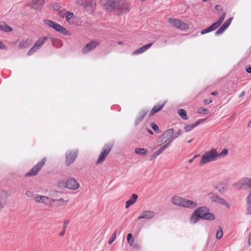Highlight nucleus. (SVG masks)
Masks as SVG:
<instances>
[{
    "label": "nucleus",
    "mask_w": 251,
    "mask_h": 251,
    "mask_svg": "<svg viewBox=\"0 0 251 251\" xmlns=\"http://www.w3.org/2000/svg\"><path fill=\"white\" fill-rule=\"evenodd\" d=\"M228 152L227 149L226 148L224 149L221 152H218L216 149L212 148L202 155L199 165L202 166L220 158H224L227 156Z\"/></svg>",
    "instance_id": "nucleus-1"
},
{
    "label": "nucleus",
    "mask_w": 251,
    "mask_h": 251,
    "mask_svg": "<svg viewBox=\"0 0 251 251\" xmlns=\"http://www.w3.org/2000/svg\"><path fill=\"white\" fill-rule=\"evenodd\" d=\"M104 6L107 11L120 10L122 14L128 12L130 9L126 0H105Z\"/></svg>",
    "instance_id": "nucleus-2"
},
{
    "label": "nucleus",
    "mask_w": 251,
    "mask_h": 251,
    "mask_svg": "<svg viewBox=\"0 0 251 251\" xmlns=\"http://www.w3.org/2000/svg\"><path fill=\"white\" fill-rule=\"evenodd\" d=\"M233 186L238 190L244 189L251 192V178L248 177H243L240 178Z\"/></svg>",
    "instance_id": "nucleus-3"
},
{
    "label": "nucleus",
    "mask_w": 251,
    "mask_h": 251,
    "mask_svg": "<svg viewBox=\"0 0 251 251\" xmlns=\"http://www.w3.org/2000/svg\"><path fill=\"white\" fill-rule=\"evenodd\" d=\"M113 148V144L111 143H107L104 145L99 154L98 158L96 161V165H98L102 164L105 160L106 158L109 155Z\"/></svg>",
    "instance_id": "nucleus-4"
},
{
    "label": "nucleus",
    "mask_w": 251,
    "mask_h": 251,
    "mask_svg": "<svg viewBox=\"0 0 251 251\" xmlns=\"http://www.w3.org/2000/svg\"><path fill=\"white\" fill-rule=\"evenodd\" d=\"M196 210L201 219L210 221L215 219L214 214L209 212V209L206 207L201 206L196 209Z\"/></svg>",
    "instance_id": "nucleus-5"
},
{
    "label": "nucleus",
    "mask_w": 251,
    "mask_h": 251,
    "mask_svg": "<svg viewBox=\"0 0 251 251\" xmlns=\"http://www.w3.org/2000/svg\"><path fill=\"white\" fill-rule=\"evenodd\" d=\"M168 22L172 26L181 30L187 29L189 27L187 23L176 19L170 18L168 19Z\"/></svg>",
    "instance_id": "nucleus-6"
},
{
    "label": "nucleus",
    "mask_w": 251,
    "mask_h": 251,
    "mask_svg": "<svg viewBox=\"0 0 251 251\" xmlns=\"http://www.w3.org/2000/svg\"><path fill=\"white\" fill-rule=\"evenodd\" d=\"M46 162V158H43L41 161L34 166L25 175V176H36L38 172L42 169Z\"/></svg>",
    "instance_id": "nucleus-7"
},
{
    "label": "nucleus",
    "mask_w": 251,
    "mask_h": 251,
    "mask_svg": "<svg viewBox=\"0 0 251 251\" xmlns=\"http://www.w3.org/2000/svg\"><path fill=\"white\" fill-rule=\"evenodd\" d=\"M45 24L53 28L56 31L64 34H67L68 31L62 26L50 20H45L44 21Z\"/></svg>",
    "instance_id": "nucleus-8"
},
{
    "label": "nucleus",
    "mask_w": 251,
    "mask_h": 251,
    "mask_svg": "<svg viewBox=\"0 0 251 251\" xmlns=\"http://www.w3.org/2000/svg\"><path fill=\"white\" fill-rule=\"evenodd\" d=\"M47 40V38L45 37L39 38L38 40L34 43L33 47L27 52V55H30L33 52H35L45 43Z\"/></svg>",
    "instance_id": "nucleus-9"
},
{
    "label": "nucleus",
    "mask_w": 251,
    "mask_h": 251,
    "mask_svg": "<svg viewBox=\"0 0 251 251\" xmlns=\"http://www.w3.org/2000/svg\"><path fill=\"white\" fill-rule=\"evenodd\" d=\"M100 42L99 41L94 40L91 41L84 46L81 50L82 54H86L92 50L95 49L99 44Z\"/></svg>",
    "instance_id": "nucleus-10"
},
{
    "label": "nucleus",
    "mask_w": 251,
    "mask_h": 251,
    "mask_svg": "<svg viewBox=\"0 0 251 251\" xmlns=\"http://www.w3.org/2000/svg\"><path fill=\"white\" fill-rule=\"evenodd\" d=\"M173 135L174 129L170 128L165 130L163 133L162 136L165 139L164 142L166 143H168L169 145H170L173 141Z\"/></svg>",
    "instance_id": "nucleus-11"
},
{
    "label": "nucleus",
    "mask_w": 251,
    "mask_h": 251,
    "mask_svg": "<svg viewBox=\"0 0 251 251\" xmlns=\"http://www.w3.org/2000/svg\"><path fill=\"white\" fill-rule=\"evenodd\" d=\"M77 153L75 151H72L67 152L66 154V165L69 166L73 163L77 156Z\"/></svg>",
    "instance_id": "nucleus-12"
},
{
    "label": "nucleus",
    "mask_w": 251,
    "mask_h": 251,
    "mask_svg": "<svg viewBox=\"0 0 251 251\" xmlns=\"http://www.w3.org/2000/svg\"><path fill=\"white\" fill-rule=\"evenodd\" d=\"M79 187V183L74 178L69 179L66 182L65 187L70 190H76Z\"/></svg>",
    "instance_id": "nucleus-13"
},
{
    "label": "nucleus",
    "mask_w": 251,
    "mask_h": 251,
    "mask_svg": "<svg viewBox=\"0 0 251 251\" xmlns=\"http://www.w3.org/2000/svg\"><path fill=\"white\" fill-rule=\"evenodd\" d=\"M68 201H65L63 199H52L50 198L49 206L52 207H56L63 205L67 203Z\"/></svg>",
    "instance_id": "nucleus-14"
},
{
    "label": "nucleus",
    "mask_w": 251,
    "mask_h": 251,
    "mask_svg": "<svg viewBox=\"0 0 251 251\" xmlns=\"http://www.w3.org/2000/svg\"><path fill=\"white\" fill-rule=\"evenodd\" d=\"M233 19L232 17L229 18L222 25V26L216 31L215 35L218 36L222 34L229 26L230 25L232 20Z\"/></svg>",
    "instance_id": "nucleus-15"
},
{
    "label": "nucleus",
    "mask_w": 251,
    "mask_h": 251,
    "mask_svg": "<svg viewBox=\"0 0 251 251\" xmlns=\"http://www.w3.org/2000/svg\"><path fill=\"white\" fill-rule=\"evenodd\" d=\"M170 147L168 143H166L164 142L163 143V145L157 151H156L151 156L150 160L155 159L157 156L161 154L165 150Z\"/></svg>",
    "instance_id": "nucleus-16"
},
{
    "label": "nucleus",
    "mask_w": 251,
    "mask_h": 251,
    "mask_svg": "<svg viewBox=\"0 0 251 251\" xmlns=\"http://www.w3.org/2000/svg\"><path fill=\"white\" fill-rule=\"evenodd\" d=\"M197 203L191 200L183 198L181 206L189 209H194L197 207Z\"/></svg>",
    "instance_id": "nucleus-17"
},
{
    "label": "nucleus",
    "mask_w": 251,
    "mask_h": 251,
    "mask_svg": "<svg viewBox=\"0 0 251 251\" xmlns=\"http://www.w3.org/2000/svg\"><path fill=\"white\" fill-rule=\"evenodd\" d=\"M34 200L36 202L43 203L46 205H49L50 198L46 196L36 195L34 197Z\"/></svg>",
    "instance_id": "nucleus-18"
},
{
    "label": "nucleus",
    "mask_w": 251,
    "mask_h": 251,
    "mask_svg": "<svg viewBox=\"0 0 251 251\" xmlns=\"http://www.w3.org/2000/svg\"><path fill=\"white\" fill-rule=\"evenodd\" d=\"M205 121V119H200L191 125H187L184 127V130L186 132L191 131L194 128L201 124L203 123Z\"/></svg>",
    "instance_id": "nucleus-19"
},
{
    "label": "nucleus",
    "mask_w": 251,
    "mask_h": 251,
    "mask_svg": "<svg viewBox=\"0 0 251 251\" xmlns=\"http://www.w3.org/2000/svg\"><path fill=\"white\" fill-rule=\"evenodd\" d=\"M138 198V196L137 194H132L130 199L126 201L125 208L127 209L129 206L133 205L135 202Z\"/></svg>",
    "instance_id": "nucleus-20"
},
{
    "label": "nucleus",
    "mask_w": 251,
    "mask_h": 251,
    "mask_svg": "<svg viewBox=\"0 0 251 251\" xmlns=\"http://www.w3.org/2000/svg\"><path fill=\"white\" fill-rule=\"evenodd\" d=\"M247 214L251 215V192L249 193L246 198Z\"/></svg>",
    "instance_id": "nucleus-21"
},
{
    "label": "nucleus",
    "mask_w": 251,
    "mask_h": 251,
    "mask_svg": "<svg viewBox=\"0 0 251 251\" xmlns=\"http://www.w3.org/2000/svg\"><path fill=\"white\" fill-rule=\"evenodd\" d=\"M183 200V198L175 196L172 198L171 201L175 205L181 206Z\"/></svg>",
    "instance_id": "nucleus-22"
},
{
    "label": "nucleus",
    "mask_w": 251,
    "mask_h": 251,
    "mask_svg": "<svg viewBox=\"0 0 251 251\" xmlns=\"http://www.w3.org/2000/svg\"><path fill=\"white\" fill-rule=\"evenodd\" d=\"M44 0H29V3L31 7L36 9L43 4Z\"/></svg>",
    "instance_id": "nucleus-23"
},
{
    "label": "nucleus",
    "mask_w": 251,
    "mask_h": 251,
    "mask_svg": "<svg viewBox=\"0 0 251 251\" xmlns=\"http://www.w3.org/2000/svg\"><path fill=\"white\" fill-rule=\"evenodd\" d=\"M127 241L129 245L132 248H137V245L134 242V239L132 237V235L131 233H128L127 235Z\"/></svg>",
    "instance_id": "nucleus-24"
},
{
    "label": "nucleus",
    "mask_w": 251,
    "mask_h": 251,
    "mask_svg": "<svg viewBox=\"0 0 251 251\" xmlns=\"http://www.w3.org/2000/svg\"><path fill=\"white\" fill-rule=\"evenodd\" d=\"M165 103H163L161 104L156 105L153 106L150 113V116L154 115L156 112L160 111L164 106Z\"/></svg>",
    "instance_id": "nucleus-25"
},
{
    "label": "nucleus",
    "mask_w": 251,
    "mask_h": 251,
    "mask_svg": "<svg viewBox=\"0 0 251 251\" xmlns=\"http://www.w3.org/2000/svg\"><path fill=\"white\" fill-rule=\"evenodd\" d=\"M201 219L199 214L196 210L191 216L190 221L191 223L195 224Z\"/></svg>",
    "instance_id": "nucleus-26"
},
{
    "label": "nucleus",
    "mask_w": 251,
    "mask_h": 251,
    "mask_svg": "<svg viewBox=\"0 0 251 251\" xmlns=\"http://www.w3.org/2000/svg\"><path fill=\"white\" fill-rule=\"evenodd\" d=\"M31 44V42L29 39H26L21 41L18 45V47L20 49L27 48Z\"/></svg>",
    "instance_id": "nucleus-27"
},
{
    "label": "nucleus",
    "mask_w": 251,
    "mask_h": 251,
    "mask_svg": "<svg viewBox=\"0 0 251 251\" xmlns=\"http://www.w3.org/2000/svg\"><path fill=\"white\" fill-rule=\"evenodd\" d=\"M154 213L152 211H145L142 212V219H149L153 217Z\"/></svg>",
    "instance_id": "nucleus-28"
},
{
    "label": "nucleus",
    "mask_w": 251,
    "mask_h": 251,
    "mask_svg": "<svg viewBox=\"0 0 251 251\" xmlns=\"http://www.w3.org/2000/svg\"><path fill=\"white\" fill-rule=\"evenodd\" d=\"M0 30L6 32H9L12 30V28L11 27L8 26L5 23H0Z\"/></svg>",
    "instance_id": "nucleus-29"
},
{
    "label": "nucleus",
    "mask_w": 251,
    "mask_h": 251,
    "mask_svg": "<svg viewBox=\"0 0 251 251\" xmlns=\"http://www.w3.org/2000/svg\"><path fill=\"white\" fill-rule=\"evenodd\" d=\"M215 26V25L212 24L209 27L202 30L201 32V34L203 35V34H206L207 33H209L211 31L216 30L217 28H216V27Z\"/></svg>",
    "instance_id": "nucleus-30"
},
{
    "label": "nucleus",
    "mask_w": 251,
    "mask_h": 251,
    "mask_svg": "<svg viewBox=\"0 0 251 251\" xmlns=\"http://www.w3.org/2000/svg\"><path fill=\"white\" fill-rule=\"evenodd\" d=\"M225 17H226V13H223L221 16H220V17L219 18V19L218 20V21L213 24L214 25H215V27L216 28H217L222 23V22L224 21V19H225Z\"/></svg>",
    "instance_id": "nucleus-31"
},
{
    "label": "nucleus",
    "mask_w": 251,
    "mask_h": 251,
    "mask_svg": "<svg viewBox=\"0 0 251 251\" xmlns=\"http://www.w3.org/2000/svg\"><path fill=\"white\" fill-rule=\"evenodd\" d=\"M178 114H179L180 117L184 120H187L188 118L186 112L184 109H179L178 110Z\"/></svg>",
    "instance_id": "nucleus-32"
},
{
    "label": "nucleus",
    "mask_w": 251,
    "mask_h": 251,
    "mask_svg": "<svg viewBox=\"0 0 251 251\" xmlns=\"http://www.w3.org/2000/svg\"><path fill=\"white\" fill-rule=\"evenodd\" d=\"M208 197L212 201L216 202L219 197L216 193L211 192L208 194Z\"/></svg>",
    "instance_id": "nucleus-33"
},
{
    "label": "nucleus",
    "mask_w": 251,
    "mask_h": 251,
    "mask_svg": "<svg viewBox=\"0 0 251 251\" xmlns=\"http://www.w3.org/2000/svg\"><path fill=\"white\" fill-rule=\"evenodd\" d=\"M219 229L216 232V237L217 239H220L222 238L223 235V229L221 226L218 227Z\"/></svg>",
    "instance_id": "nucleus-34"
},
{
    "label": "nucleus",
    "mask_w": 251,
    "mask_h": 251,
    "mask_svg": "<svg viewBox=\"0 0 251 251\" xmlns=\"http://www.w3.org/2000/svg\"><path fill=\"white\" fill-rule=\"evenodd\" d=\"M216 202L219 203L223 205L226 206L227 207H229V204L224 199L220 197H219Z\"/></svg>",
    "instance_id": "nucleus-35"
},
{
    "label": "nucleus",
    "mask_w": 251,
    "mask_h": 251,
    "mask_svg": "<svg viewBox=\"0 0 251 251\" xmlns=\"http://www.w3.org/2000/svg\"><path fill=\"white\" fill-rule=\"evenodd\" d=\"M151 126L155 132L159 133L160 132V130L158 126L154 123H151Z\"/></svg>",
    "instance_id": "nucleus-36"
},
{
    "label": "nucleus",
    "mask_w": 251,
    "mask_h": 251,
    "mask_svg": "<svg viewBox=\"0 0 251 251\" xmlns=\"http://www.w3.org/2000/svg\"><path fill=\"white\" fill-rule=\"evenodd\" d=\"M74 17V14L72 12H70L69 11H67L65 13V17L67 21L71 19Z\"/></svg>",
    "instance_id": "nucleus-37"
},
{
    "label": "nucleus",
    "mask_w": 251,
    "mask_h": 251,
    "mask_svg": "<svg viewBox=\"0 0 251 251\" xmlns=\"http://www.w3.org/2000/svg\"><path fill=\"white\" fill-rule=\"evenodd\" d=\"M116 231H114L112 236L108 240V244H111L116 239Z\"/></svg>",
    "instance_id": "nucleus-38"
},
{
    "label": "nucleus",
    "mask_w": 251,
    "mask_h": 251,
    "mask_svg": "<svg viewBox=\"0 0 251 251\" xmlns=\"http://www.w3.org/2000/svg\"><path fill=\"white\" fill-rule=\"evenodd\" d=\"M206 112H207V113H208V110L203 107H200L198 110V113L199 114H203Z\"/></svg>",
    "instance_id": "nucleus-39"
},
{
    "label": "nucleus",
    "mask_w": 251,
    "mask_h": 251,
    "mask_svg": "<svg viewBox=\"0 0 251 251\" xmlns=\"http://www.w3.org/2000/svg\"><path fill=\"white\" fill-rule=\"evenodd\" d=\"M152 45V43H149L145 46H142V52L147 50L149 49Z\"/></svg>",
    "instance_id": "nucleus-40"
},
{
    "label": "nucleus",
    "mask_w": 251,
    "mask_h": 251,
    "mask_svg": "<svg viewBox=\"0 0 251 251\" xmlns=\"http://www.w3.org/2000/svg\"><path fill=\"white\" fill-rule=\"evenodd\" d=\"M217 189L220 192L223 193L227 190V187L226 185L224 186H222V187L218 186Z\"/></svg>",
    "instance_id": "nucleus-41"
},
{
    "label": "nucleus",
    "mask_w": 251,
    "mask_h": 251,
    "mask_svg": "<svg viewBox=\"0 0 251 251\" xmlns=\"http://www.w3.org/2000/svg\"><path fill=\"white\" fill-rule=\"evenodd\" d=\"M181 134L180 130H178L176 132H174L173 140L178 137Z\"/></svg>",
    "instance_id": "nucleus-42"
},
{
    "label": "nucleus",
    "mask_w": 251,
    "mask_h": 251,
    "mask_svg": "<svg viewBox=\"0 0 251 251\" xmlns=\"http://www.w3.org/2000/svg\"><path fill=\"white\" fill-rule=\"evenodd\" d=\"M5 203L2 199L0 197V211L4 208Z\"/></svg>",
    "instance_id": "nucleus-43"
},
{
    "label": "nucleus",
    "mask_w": 251,
    "mask_h": 251,
    "mask_svg": "<svg viewBox=\"0 0 251 251\" xmlns=\"http://www.w3.org/2000/svg\"><path fill=\"white\" fill-rule=\"evenodd\" d=\"M25 195L29 198H31L33 196V193L29 190L25 192Z\"/></svg>",
    "instance_id": "nucleus-44"
},
{
    "label": "nucleus",
    "mask_w": 251,
    "mask_h": 251,
    "mask_svg": "<svg viewBox=\"0 0 251 251\" xmlns=\"http://www.w3.org/2000/svg\"><path fill=\"white\" fill-rule=\"evenodd\" d=\"M6 49L7 48H6V47L5 45V44L3 42H2L1 41H0V49L6 50Z\"/></svg>",
    "instance_id": "nucleus-45"
},
{
    "label": "nucleus",
    "mask_w": 251,
    "mask_h": 251,
    "mask_svg": "<svg viewBox=\"0 0 251 251\" xmlns=\"http://www.w3.org/2000/svg\"><path fill=\"white\" fill-rule=\"evenodd\" d=\"M67 11H60L59 12V16L60 17H65V13Z\"/></svg>",
    "instance_id": "nucleus-46"
},
{
    "label": "nucleus",
    "mask_w": 251,
    "mask_h": 251,
    "mask_svg": "<svg viewBox=\"0 0 251 251\" xmlns=\"http://www.w3.org/2000/svg\"><path fill=\"white\" fill-rule=\"evenodd\" d=\"M215 8V10L217 11H218V12H220L222 11V10L221 6L220 5H216Z\"/></svg>",
    "instance_id": "nucleus-47"
},
{
    "label": "nucleus",
    "mask_w": 251,
    "mask_h": 251,
    "mask_svg": "<svg viewBox=\"0 0 251 251\" xmlns=\"http://www.w3.org/2000/svg\"><path fill=\"white\" fill-rule=\"evenodd\" d=\"M52 8L55 10H58L59 9V6L57 3H54L52 5Z\"/></svg>",
    "instance_id": "nucleus-48"
},
{
    "label": "nucleus",
    "mask_w": 251,
    "mask_h": 251,
    "mask_svg": "<svg viewBox=\"0 0 251 251\" xmlns=\"http://www.w3.org/2000/svg\"><path fill=\"white\" fill-rule=\"evenodd\" d=\"M198 156H199V155H198V154L195 155L193 158H191L190 159H189V160H188V162H189V163H191L193 162V161H194V160L196 158H197Z\"/></svg>",
    "instance_id": "nucleus-49"
},
{
    "label": "nucleus",
    "mask_w": 251,
    "mask_h": 251,
    "mask_svg": "<svg viewBox=\"0 0 251 251\" xmlns=\"http://www.w3.org/2000/svg\"><path fill=\"white\" fill-rule=\"evenodd\" d=\"M135 152L138 154H141V149L136 148L135 150Z\"/></svg>",
    "instance_id": "nucleus-50"
},
{
    "label": "nucleus",
    "mask_w": 251,
    "mask_h": 251,
    "mask_svg": "<svg viewBox=\"0 0 251 251\" xmlns=\"http://www.w3.org/2000/svg\"><path fill=\"white\" fill-rule=\"evenodd\" d=\"M212 100H205L203 102L205 104H208L212 102Z\"/></svg>",
    "instance_id": "nucleus-51"
},
{
    "label": "nucleus",
    "mask_w": 251,
    "mask_h": 251,
    "mask_svg": "<svg viewBox=\"0 0 251 251\" xmlns=\"http://www.w3.org/2000/svg\"><path fill=\"white\" fill-rule=\"evenodd\" d=\"M65 233V229L64 228L61 232L59 233L60 236H63Z\"/></svg>",
    "instance_id": "nucleus-52"
},
{
    "label": "nucleus",
    "mask_w": 251,
    "mask_h": 251,
    "mask_svg": "<svg viewBox=\"0 0 251 251\" xmlns=\"http://www.w3.org/2000/svg\"><path fill=\"white\" fill-rule=\"evenodd\" d=\"M141 52V48H139L138 50L135 51L133 54L140 53Z\"/></svg>",
    "instance_id": "nucleus-53"
},
{
    "label": "nucleus",
    "mask_w": 251,
    "mask_h": 251,
    "mask_svg": "<svg viewBox=\"0 0 251 251\" xmlns=\"http://www.w3.org/2000/svg\"><path fill=\"white\" fill-rule=\"evenodd\" d=\"M246 71L248 73H251V67L247 68Z\"/></svg>",
    "instance_id": "nucleus-54"
},
{
    "label": "nucleus",
    "mask_w": 251,
    "mask_h": 251,
    "mask_svg": "<svg viewBox=\"0 0 251 251\" xmlns=\"http://www.w3.org/2000/svg\"><path fill=\"white\" fill-rule=\"evenodd\" d=\"M248 243L250 245H251V231L249 235Z\"/></svg>",
    "instance_id": "nucleus-55"
},
{
    "label": "nucleus",
    "mask_w": 251,
    "mask_h": 251,
    "mask_svg": "<svg viewBox=\"0 0 251 251\" xmlns=\"http://www.w3.org/2000/svg\"><path fill=\"white\" fill-rule=\"evenodd\" d=\"M147 131L149 133H150L151 135H152L153 134V132L151 129H147Z\"/></svg>",
    "instance_id": "nucleus-56"
},
{
    "label": "nucleus",
    "mask_w": 251,
    "mask_h": 251,
    "mask_svg": "<svg viewBox=\"0 0 251 251\" xmlns=\"http://www.w3.org/2000/svg\"><path fill=\"white\" fill-rule=\"evenodd\" d=\"M211 94L212 95H217L218 94V92L217 91H214L211 93Z\"/></svg>",
    "instance_id": "nucleus-57"
},
{
    "label": "nucleus",
    "mask_w": 251,
    "mask_h": 251,
    "mask_svg": "<svg viewBox=\"0 0 251 251\" xmlns=\"http://www.w3.org/2000/svg\"><path fill=\"white\" fill-rule=\"evenodd\" d=\"M146 151L145 149L142 148V155L146 154Z\"/></svg>",
    "instance_id": "nucleus-58"
},
{
    "label": "nucleus",
    "mask_w": 251,
    "mask_h": 251,
    "mask_svg": "<svg viewBox=\"0 0 251 251\" xmlns=\"http://www.w3.org/2000/svg\"><path fill=\"white\" fill-rule=\"evenodd\" d=\"M244 95H245V93H244V92H242L241 93V94H240V97H242V96H243Z\"/></svg>",
    "instance_id": "nucleus-59"
},
{
    "label": "nucleus",
    "mask_w": 251,
    "mask_h": 251,
    "mask_svg": "<svg viewBox=\"0 0 251 251\" xmlns=\"http://www.w3.org/2000/svg\"><path fill=\"white\" fill-rule=\"evenodd\" d=\"M118 44L119 45H123V42H121V41L119 42L118 43Z\"/></svg>",
    "instance_id": "nucleus-60"
},
{
    "label": "nucleus",
    "mask_w": 251,
    "mask_h": 251,
    "mask_svg": "<svg viewBox=\"0 0 251 251\" xmlns=\"http://www.w3.org/2000/svg\"><path fill=\"white\" fill-rule=\"evenodd\" d=\"M139 123H140V120H137V121L136 122V124H138Z\"/></svg>",
    "instance_id": "nucleus-61"
},
{
    "label": "nucleus",
    "mask_w": 251,
    "mask_h": 251,
    "mask_svg": "<svg viewBox=\"0 0 251 251\" xmlns=\"http://www.w3.org/2000/svg\"><path fill=\"white\" fill-rule=\"evenodd\" d=\"M251 126V120L250 121V122L248 124V126Z\"/></svg>",
    "instance_id": "nucleus-62"
},
{
    "label": "nucleus",
    "mask_w": 251,
    "mask_h": 251,
    "mask_svg": "<svg viewBox=\"0 0 251 251\" xmlns=\"http://www.w3.org/2000/svg\"><path fill=\"white\" fill-rule=\"evenodd\" d=\"M193 139H191L190 140H189L187 142L188 143H190Z\"/></svg>",
    "instance_id": "nucleus-63"
}]
</instances>
